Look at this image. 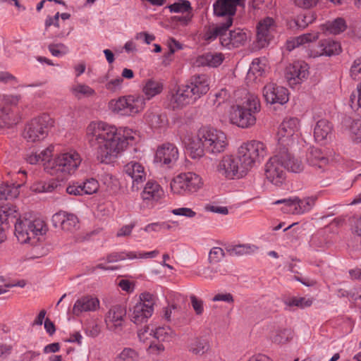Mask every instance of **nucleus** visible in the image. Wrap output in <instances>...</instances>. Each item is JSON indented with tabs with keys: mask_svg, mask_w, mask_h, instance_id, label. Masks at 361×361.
Here are the masks:
<instances>
[{
	"mask_svg": "<svg viewBox=\"0 0 361 361\" xmlns=\"http://www.w3.org/2000/svg\"><path fill=\"white\" fill-rule=\"evenodd\" d=\"M135 132L128 128H116L103 121H92L86 128V140L94 149L102 163L114 161L126 149Z\"/></svg>",
	"mask_w": 361,
	"mask_h": 361,
	"instance_id": "nucleus-1",
	"label": "nucleus"
},
{
	"mask_svg": "<svg viewBox=\"0 0 361 361\" xmlns=\"http://www.w3.org/2000/svg\"><path fill=\"white\" fill-rule=\"evenodd\" d=\"M197 135L199 142L192 141L187 146L192 159H199L205 153L218 155L226 151L229 145L226 133L215 128L202 127L198 130Z\"/></svg>",
	"mask_w": 361,
	"mask_h": 361,
	"instance_id": "nucleus-2",
	"label": "nucleus"
},
{
	"mask_svg": "<svg viewBox=\"0 0 361 361\" xmlns=\"http://www.w3.org/2000/svg\"><path fill=\"white\" fill-rule=\"evenodd\" d=\"M47 231L45 221L31 214H25L17 219L14 226V235L21 244L36 245Z\"/></svg>",
	"mask_w": 361,
	"mask_h": 361,
	"instance_id": "nucleus-3",
	"label": "nucleus"
},
{
	"mask_svg": "<svg viewBox=\"0 0 361 361\" xmlns=\"http://www.w3.org/2000/svg\"><path fill=\"white\" fill-rule=\"evenodd\" d=\"M260 107L257 96L248 93L240 103L231 106L229 121L239 128H250L255 124L256 114L259 112Z\"/></svg>",
	"mask_w": 361,
	"mask_h": 361,
	"instance_id": "nucleus-4",
	"label": "nucleus"
},
{
	"mask_svg": "<svg viewBox=\"0 0 361 361\" xmlns=\"http://www.w3.org/2000/svg\"><path fill=\"white\" fill-rule=\"evenodd\" d=\"M82 161L80 155L71 150L57 154L45 166V170L61 180L74 173Z\"/></svg>",
	"mask_w": 361,
	"mask_h": 361,
	"instance_id": "nucleus-5",
	"label": "nucleus"
},
{
	"mask_svg": "<svg viewBox=\"0 0 361 361\" xmlns=\"http://www.w3.org/2000/svg\"><path fill=\"white\" fill-rule=\"evenodd\" d=\"M203 185V180L200 175L193 172H186L175 176L170 183V188L173 194L187 196L197 192Z\"/></svg>",
	"mask_w": 361,
	"mask_h": 361,
	"instance_id": "nucleus-6",
	"label": "nucleus"
},
{
	"mask_svg": "<svg viewBox=\"0 0 361 361\" xmlns=\"http://www.w3.org/2000/svg\"><path fill=\"white\" fill-rule=\"evenodd\" d=\"M51 124L48 115L35 117L25 124L21 136L27 142H39L47 137Z\"/></svg>",
	"mask_w": 361,
	"mask_h": 361,
	"instance_id": "nucleus-7",
	"label": "nucleus"
},
{
	"mask_svg": "<svg viewBox=\"0 0 361 361\" xmlns=\"http://www.w3.org/2000/svg\"><path fill=\"white\" fill-rule=\"evenodd\" d=\"M157 301L154 294L148 291L141 293L137 302L130 310V320L136 324L147 322L154 313Z\"/></svg>",
	"mask_w": 361,
	"mask_h": 361,
	"instance_id": "nucleus-8",
	"label": "nucleus"
},
{
	"mask_svg": "<svg viewBox=\"0 0 361 361\" xmlns=\"http://www.w3.org/2000/svg\"><path fill=\"white\" fill-rule=\"evenodd\" d=\"M266 155L265 145L257 140L245 142L238 150V156L247 171L256 164H260Z\"/></svg>",
	"mask_w": 361,
	"mask_h": 361,
	"instance_id": "nucleus-9",
	"label": "nucleus"
},
{
	"mask_svg": "<svg viewBox=\"0 0 361 361\" xmlns=\"http://www.w3.org/2000/svg\"><path fill=\"white\" fill-rule=\"evenodd\" d=\"M216 171L219 175L229 180L240 178L247 171L238 156L228 154L221 159L216 166Z\"/></svg>",
	"mask_w": 361,
	"mask_h": 361,
	"instance_id": "nucleus-10",
	"label": "nucleus"
},
{
	"mask_svg": "<svg viewBox=\"0 0 361 361\" xmlns=\"http://www.w3.org/2000/svg\"><path fill=\"white\" fill-rule=\"evenodd\" d=\"M300 121L296 118H285L279 127L277 140L279 148L291 145L298 137Z\"/></svg>",
	"mask_w": 361,
	"mask_h": 361,
	"instance_id": "nucleus-11",
	"label": "nucleus"
},
{
	"mask_svg": "<svg viewBox=\"0 0 361 361\" xmlns=\"http://www.w3.org/2000/svg\"><path fill=\"white\" fill-rule=\"evenodd\" d=\"M164 197L162 187L156 181L148 180L141 192V209H153Z\"/></svg>",
	"mask_w": 361,
	"mask_h": 361,
	"instance_id": "nucleus-12",
	"label": "nucleus"
},
{
	"mask_svg": "<svg viewBox=\"0 0 361 361\" xmlns=\"http://www.w3.org/2000/svg\"><path fill=\"white\" fill-rule=\"evenodd\" d=\"M265 177L268 181L277 187L285 183L286 173L276 153L265 164Z\"/></svg>",
	"mask_w": 361,
	"mask_h": 361,
	"instance_id": "nucleus-13",
	"label": "nucleus"
},
{
	"mask_svg": "<svg viewBox=\"0 0 361 361\" xmlns=\"http://www.w3.org/2000/svg\"><path fill=\"white\" fill-rule=\"evenodd\" d=\"M309 65L303 61H297L290 64L286 69L285 77L291 87L302 83L310 75Z\"/></svg>",
	"mask_w": 361,
	"mask_h": 361,
	"instance_id": "nucleus-14",
	"label": "nucleus"
},
{
	"mask_svg": "<svg viewBox=\"0 0 361 361\" xmlns=\"http://www.w3.org/2000/svg\"><path fill=\"white\" fill-rule=\"evenodd\" d=\"M276 30L275 20L271 17L260 20L257 26V42L258 47L263 48L267 46L274 38Z\"/></svg>",
	"mask_w": 361,
	"mask_h": 361,
	"instance_id": "nucleus-15",
	"label": "nucleus"
},
{
	"mask_svg": "<svg viewBox=\"0 0 361 361\" xmlns=\"http://www.w3.org/2000/svg\"><path fill=\"white\" fill-rule=\"evenodd\" d=\"M250 38V33L241 28H235L225 34L221 38V45L228 49L244 46Z\"/></svg>",
	"mask_w": 361,
	"mask_h": 361,
	"instance_id": "nucleus-16",
	"label": "nucleus"
},
{
	"mask_svg": "<svg viewBox=\"0 0 361 361\" xmlns=\"http://www.w3.org/2000/svg\"><path fill=\"white\" fill-rule=\"evenodd\" d=\"M340 43L331 39H326L319 41L317 45L312 47L309 49L308 54L310 57L331 56L338 55L341 52Z\"/></svg>",
	"mask_w": 361,
	"mask_h": 361,
	"instance_id": "nucleus-17",
	"label": "nucleus"
},
{
	"mask_svg": "<svg viewBox=\"0 0 361 361\" xmlns=\"http://www.w3.org/2000/svg\"><path fill=\"white\" fill-rule=\"evenodd\" d=\"M262 94L267 103L271 104L282 105L289 99L288 90L275 83L267 84L263 88Z\"/></svg>",
	"mask_w": 361,
	"mask_h": 361,
	"instance_id": "nucleus-18",
	"label": "nucleus"
},
{
	"mask_svg": "<svg viewBox=\"0 0 361 361\" xmlns=\"http://www.w3.org/2000/svg\"><path fill=\"white\" fill-rule=\"evenodd\" d=\"M178 156V149L175 145L164 143L157 148L154 161L162 165L171 167L177 161Z\"/></svg>",
	"mask_w": 361,
	"mask_h": 361,
	"instance_id": "nucleus-19",
	"label": "nucleus"
},
{
	"mask_svg": "<svg viewBox=\"0 0 361 361\" xmlns=\"http://www.w3.org/2000/svg\"><path fill=\"white\" fill-rule=\"evenodd\" d=\"M196 99L192 96L191 90L186 85L179 86L169 96V105L173 109L183 108L194 103Z\"/></svg>",
	"mask_w": 361,
	"mask_h": 361,
	"instance_id": "nucleus-20",
	"label": "nucleus"
},
{
	"mask_svg": "<svg viewBox=\"0 0 361 361\" xmlns=\"http://www.w3.org/2000/svg\"><path fill=\"white\" fill-rule=\"evenodd\" d=\"M126 315V309L120 305L112 306L105 316V323L111 331L120 330L123 326Z\"/></svg>",
	"mask_w": 361,
	"mask_h": 361,
	"instance_id": "nucleus-21",
	"label": "nucleus"
},
{
	"mask_svg": "<svg viewBox=\"0 0 361 361\" xmlns=\"http://www.w3.org/2000/svg\"><path fill=\"white\" fill-rule=\"evenodd\" d=\"M281 161L285 171L292 173H300L304 169L302 161L292 155L287 147L278 148L276 152Z\"/></svg>",
	"mask_w": 361,
	"mask_h": 361,
	"instance_id": "nucleus-22",
	"label": "nucleus"
},
{
	"mask_svg": "<svg viewBox=\"0 0 361 361\" xmlns=\"http://www.w3.org/2000/svg\"><path fill=\"white\" fill-rule=\"evenodd\" d=\"M52 222L56 228H61L66 231L72 232L78 227V217L65 212H59L54 214Z\"/></svg>",
	"mask_w": 361,
	"mask_h": 361,
	"instance_id": "nucleus-23",
	"label": "nucleus"
},
{
	"mask_svg": "<svg viewBox=\"0 0 361 361\" xmlns=\"http://www.w3.org/2000/svg\"><path fill=\"white\" fill-rule=\"evenodd\" d=\"M124 173L133 180V188H139L138 185L145 180L147 172L145 167L139 162L130 161L124 166Z\"/></svg>",
	"mask_w": 361,
	"mask_h": 361,
	"instance_id": "nucleus-24",
	"label": "nucleus"
},
{
	"mask_svg": "<svg viewBox=\"0 0 361 361\" xmlns=\"http://www.w3.org/2000/svg\"><path fill=\"white\" fill-rule=\"evenodd\" d=\"M185 85L191 90V93L196 100L205 94L209 89V78L205 75L193 76Z\"/></svg>",
	"mask_w": 361,
	"mask_h": 361,
	"instance_id": "nucleus-25",
	"label": "nucleus"
},
{
	"mask_svg": "<svg viewBox=\"0 0 361 361\" xmlns=\"http://www.w3.org/2000/svg\"><path fill=\"white\" fill-rule=\"evenodd\" d=\"M20 120V114L13 108L0 106V130L13 128Z\"/></svg>",
	"mask_w": 361,
	"mask_h": 361,
	"instance_id": "nucleus-26",
	"label": "nucleus"
},
{
	"mask_svg": "<svg viewBox=\"0 0 361 361\" xmlns=\"http://www.w3.org/2000/svg\"><path fill=\"white\" fill-rule=\"evenodd\" d=\"M126 104V116H134L143 111L145 107V98L141 94L124 96Z\"/></svg>",
	"mask_w": 361,
	"mask_h": 361,
	"instance_id": "nucleus-27",
	"label": "nucleus"
},
{
	"mask_svg": "<svg viewBox=\"0 0 361 361\" xmlns=\"http://www.w3.org/2000/svg\"><path fill=\"white\" fill-rule=\"evenodd\" d=\"M99 307V300L97 298L85 296L75 301L72 312L74 315L79 316L84 312L95 311Z\"/></svg>",
	"mask_w": 361,
	"mask_h": 361,
	"instance_id": "nucleus-28",
	"label": "nucleus"
},
{
	"mask_svg": "<svg viewBox=\"0 0 361 361\" xmlns=\"http://www.w3.org/2000/svg\"><path fill=\"white\" fill-rule=\"evenodd\" d=\"M332 126L326 119L318 121L314 128V137L318 143H326L331 140L332 134Z\"/></svg>",
	"mask_w": 361,
	"mask_h": 361,
	"instance_id": "nucleus-29",
	"label": "nucleus"
},
{
	"mask_svg": "<svg viewBox=\"0 0 361 361\" xmlns=\"http://www.w3.org/2000/svg\"><path fill=\"white\" fill-rule=\"evenodd\" d=\"M344 130L356 143L361 142V118H346L343 121Z\"/></svg>",
	"mask_w": 361,
	"mask_h": 361,
	"instance_id": "nucleus-30",
	"label": "nucleus"
},
{
	"mask_svg": "<svg viewBox=\"0 0 361 361\" xmlns=\"http://www.w3.org/2000/svg\"><path fill=\"white\" fill-rule=\"evenodd\" d=\"M306 159L310 166L318 169H323L329 164V158L317 148H311L307 153Z\"/></svg>",
	"mask_w": 361,
	"mask_h": 361,
	"instance_id": "nucleus-31",
	"label": "nucleus"
},
{
	"mask_svg": "<svg viewBox=\"0 0 361 361\" xmlns=\"http://www.w3.org/2000/svg\"><path fill=\"white\" fill-rule=\"evenodd\" d=\"M21 216L16 205L6 203L0 207V224L8 226L11 222Z\"/></svg>",
	"mask_w": 361,
	"mask_h": 361,
	"instance_id": "nucleus-32",
	"label": "nucleus"
},
{
	"mask_svg": "<svg viewBox=\"0 0 361 361\" xmlns=\"http://www.w3.org/2000/svg\"><path fill=\"white\" fill-rule=\"evenodd\" d=\"M224 60V56L222 53H207L196 59L195 65L214 68L221 65Z\"/></svg>",
	"mask_w": 361,
	"mask_h": 361,
	"instance_id": "nucleus-33",
	"label": "nucleus"
},
{
	"mask_svg": "<svg viewBox=\"0 0 361 361\" xmlns=\"http://www.w3.org/2000/svg\"><path fill=\"white\" fill-rule=\"evenodd\" d=\"M142 92L146 100L159 94L163 90V84L159 80L149 78L143 82Z\"/></svg>",
	"mask_w": 361,
	"mask_h": 361,
	"instance_id": "nucleus-34",
	"label": "nucleus"
},
{
	"mask_svg": "<svg viewBox=\"0 0 361 361\" xmlns=\"http://www.w3.org/2000/svg\"><path fill=\"white\" fill-rule=\"evenodd\" d=\"M98 81L100 83L104 84L106 90L112 93L118 92L123 88V79L120 76H111L109 71L100 77Z\"/></svg>",
	"mask_w": 361,
	"mask_h": 361,
	"instance_id": "nucleus-35",
	"label": "nucleus"
},
{
	"mask_svg": "<svg viewBox=\"0 0 361 361\" xmlns=\"http://www.w3.org/2000/svg\"><path fill=\"white\" fill-rule=\"evenodd\" d=\"M71 94L78 99L91 97L96 94L95 90L87 84L76 82L70 89Z\"/></svg>",
	"mask_w": 361,
	"mask_h": 361,
	"instance_id": "nucleus-36",
	"label": "nucleus"
},
{
	"mask_svg": "<svg viewBox=\"0 0 361 361\" xmlns=\"http://www.w3.org/2000/svg\"><path fill=\"white\" fill-rule=\"evenodd\" d=\"M227 252L233 256H241L244 255H250L258 250V247L254 244H239L236 245L228 246Z\"/></svg>",
	"mask_w": 361,
	"mask_h": 361,
	"instance_id": "nucleus-37",
	"label": "nucleus"
},
{
	"mask_svg": "<svg viewBox=\"0 0 361 361\" xmlns=\"http://www.w3.org/2000/svg\"><path fill=\"white\" fill-rule=\"evenodd\" d=\"M319 37V32L306 33L293 38L287 43V49L290 51L300 45L311 42Z\"/></svg>",
	"mask_w": 361,
	"mask_h": 361,
	"instance_id": "nucleus-38",
	"label": "nucleus"
},
{
	"mask_svg": "<svg viewBox=\"0 0 361 361\" xmlns=\"http://www.w3.org/2000/svg\"><path fill=\"white\" fill-rule=\"evenodd\" d=\"M0 82L4 84H8L14 87H37L42 85L41 82H34L32 84L26 85V84H19L18 80L13 75L10 73L8 71H0Z\"/></svg>",
	"mask_w": 361,
	"mask_h": 361,
	"instance_id": "nucleus-39",
	"label": "nucleus"
},
{
	"mask_svg": "<svg viewBox=\"0 0 361 361\" xmlns=\"http://www.w3.org/2000/svg\"><path fill=\"white\" fill-rule=\"evenodd\" d=\"M176 336L174 331L168 326L153 329V338L161 342H171Z\"/></svg>",
	"mask_w": 361,
	"mask_h": 361,
	"instance_id": "nucleus-40",
	"label": "nucleus"
},
{
	"mask_svg": "<svg viewBox=\"0 0 361 361\" xmlns=\"http://www.w3.org/2000/svg\"><path fill=\"white\" fill-rule=\"evenodd\" d=\"M145 121L152 128H160L166 125L167 119L165 115L153 112H147Z\"/></svg>",
	"mask_w": 361,
	"mask_h": 361,
	"instance_id": "nucleus-41",
	"label": "nucleus"
},
{
	"mask_svg": "<svg viewBox=\"0 0 361 361\" xmlns=\"http://www.w3.org/2000/svg\"><path fill=\"white\" fill-rule=\"evenodd\" d=\"M275 204H283L281 210L284 213L291 214H299V210L298 207L297 197L288 198V199H281L274 202Z\"/></svg>",
	"mask_w": 361,
	"mask_h": 361,
	"instance_id": "nucleus-42",
	"label": "nucleus"
},
{
	"mask_svg": "<svg viewBox=\"0 0 361 361\" xmlns=\"http://www.w3.org/2000/svg\"><path fill=\"white\" fill-rule=\"evenodd\" d=\"M126 100L124 96L111 99L108 103V109L114 114L126 116Z\"/></svg>",
	"mask_w": 361,
	"mask_h": 361,
	"instance_id": "nucleus-43",
	"label": "nucleus"
},
{
	"mask_svg": "<svg viewBox=\"0 0 361 361\" xmlns=\"http://www.w3.org/2000/svg\"><path fill=\"white\" fill-rule=\"evenodd\" d=\"M346 28L345 22L342 18H337L332 22H328L322 25V30L330 34L338 35L343 32Z\"/></svg>",
	"mask_w": 361,
	"mask_h": 361,
	"instance_id": "nucleus-44",
	"label": "nucleus"
},
{
	"mask_svg": "<svg viewBox=\"0 0 361 361\" xmlns=\"http://www.w3.org/2000/svg\"><path fill=\"white\" fill-rule=\"evenodd\" d=\"M293 332L289 329H278L271 336V341L277 344H284L291 340Z\"/></svg>",
	"mask_w": 361,
	"mask_h": 361,
	"instance_id": "nucleus-45",
	"label": "nucleus"
},
{
	"mask_svg": "<svg viewBox=\"0 0 361 361\" xmlns=\"http://www.w3.org/2000/svg\"><path fill=\"white\" fill-rule=\"evenodd\" d=\"M139 353L131 348H123L116 357L115 361H139Z\"/></svg>",
	"mask_w": 361,
	"mask_h": 361,
	"instance_id": "nucleus-46",
	"label": "nucleus"
},
{
	"mask_svg": "<svg viewBox=\"0 0 361 361\" xmlns=\"http://www.w3.org/2000/svg\"><path fill=\"white\" fill-rule=\"evenodd\" d=\"M18 194V187L8 184L0 185V201L16 197Z\"/></svg>",
	"mask_w": 361,
	"mask_h": 361,
	"instance_id": "nucleus-47",
	"label": "nucleus"
},
{
	"mask_svg": "<svg viewBox=\"0 0 361 361\" xmlns=\"http://www.w3.org/2000/svg\"><path fill=\"white\" fill-rule=\"evenodd\" d=\"M209 349V345L205 340L196 338L189 346V350L195 355H203Z\"/></svg>",
	"mask_w": 361,
	"mask_h": 361,
	"instance_id": "nucleus-48",
	"label": "nucleus"
},
{
	"mask_svg": "<svg viewBox=\"0 0 361 361\" xmlns=\"http://www.w3.org/2000/svg\"><path fill=\"white\" fill-rule=\"evenodd\" d=\"M137 254L135 252H114L107 255L106 261L107 263H112L125 260L126 259H137Z\"/></svg>",
	"mask_w": 361,
	"mask_h": 361,
	"instance_id": "nucleus-49",
	"label": "nucleus"
},
{
	"mask_svg": "<svg viewBox=\"0 0 361 361\" xmlns=\"http://www.w3.org/2000/svg\"><path fill=\"white\" fill-rule=\"evenodd\" d=\"M315 201L316 197H307L303 199L297 197L299 214L310 212L314 207Z\"/></svg>",
	"mask_w": 361,
	"mask_h": 361,
	"instance_id": "nucleus-50",
	"label": "nucleus"
},
{
	"mask_svg": "<svg viewBox=\"0 0 361 361\" xmlns=\"http://www.w3.org/2000/svg\"><path fill=\"white\" fill-rule=\"evenodd\" d=\"M83 195H92L96 193L99 188L98 181L94 178H88L82 183Z\"/></svg>",
	"mask_w": 361,
	"mask_h": 361,
	"instance_id": "nucleus-51",
	"label": "nucleus"
},
{
	"mask_svg": "<svg viewBox=\"0 0 361 361\" xmlns=\"http://www.w3.org/2000/svg\"><path fill=\"white\" fill-rule=\"evenodd\" d=\"M169 10L173 13H185L191 11V5L188 0H178L169 6Z\"/></svg>",
	"mask_w": 361,
	"mask_h": 361,
	"instance_id": "nucleus-52",
	"label": "nucleus"
},
{
	"mask_svg": "<svg viewBox=\"0 0 361 361\" xmlns=\"http://www.w3.org/2000/svg\"><path fill=\"white\" fill-rule=\"evenodd\" d=\"M286 304L290 307L295 306L300 308L310 307L312 304V300L305 297L296 298L293 297L288 299Z\"/></svg>",
	"mask_w": 361,
	"mask_h": 361,
	"instance_id": "nucleus-53",
	"label": "nucleus"
},
{
	"mask_svg": "<svg viewBox=\"0 0 361 361\" xmlns=\"http://www.w3.org/2000/svg\"><path fill=\"white\" fill-rule=\"evenodd\" d=\"M49 51L54 56L60 57L69 52L68 47L62 43L51 44L48 47Z\"/></svg>",
	"mask_w": 361,
	"mask_h": 361,
	"instance_id": "nucleus-54",
	"label": "nucleus"
},
{
	"mask_svg": "<svg viewBox=\"0 0 361 361\" xmlns=\"http://www.w3.org/2000/svg\"><path fill=\"white\" fill-rule=\"evenodd\" d=\"M21 99V96L19 94H4L2 96L1 106H7L8 108H13L17 106L20 100Z\"/></svg>",
	"mask_w": 361,
	"mask_h": 361,
	"instance_id": "nucleus-55",
	"label": "nucleus"
},
{
	"mask_svg": "<svg viewBox=\"0 0 361 361\" xmlns=\"http://www.w3.org/2000/svg\"><path fill=\"white\" fill-rule=\"evenodd\" d=\"M264 71V63H262V61L255 59L251 63V66L249 69L248 75L250 76L251 75L255 76L257 78L258 76H261Z\"/></svg>",
	"mask_w": 361,
	"mask_h": 361,
	"instance_id": "nucleus-56",
	"label": "nucleus"
},
{
	"mask_svg": "<svg viewBox=\"0 0 361 361\" xmlns=\"http://www.w3.org/2000/svg\"><path fill=\"white\" fill-rule=\"evenodd\" d=\"M137 336L141 342L147 344L149 340L153 338V329L146 326L138 331Z\"/></svg>",
	"mask_w": 361,
	"mask_h": 361,
	"instance_id": "nucleus-57",
	"label": "nucleus"
},
{
	"mask_svg": "<svg viewBox=\"0 0 361 361\" xmlns=\"http://www.w3.org/2000/svg\"><path fill=\"white\" fill-rule=\"evenodd\" d=\"M225 256L224 250L221 247H214L209 253V260L212 263L220 262Z\"/></svg>",
	"mask_w": 361,
	"mask_h": 361,
	"instance_id": "nucleus-58",
	"label": "nucleus"
},
{
	"mask_svg": "<svg viewBox=\"0 0 361 361\" xmlns=\"http://www.w3.org/2000/svg\"><path fill=\"white\" fill-rule=\"evenodd\" d=\"M54 150V146L53 145H49L47 148L42 150L39 153V156L40 157V162L44 163V166H45L47 164H48L49 161H51L53 159H51V158L53 156Z\"/></svg>",
	"mask_w": 361,
	"mask_h": 361,
	"instance_id": "nucleus-59",
	"label": "nucleus"
},
{
	"mask_svg": "<svg viewBox=\"0 0 361 361\" xmlns=\"http://www.w3.org/2000/svg\"><path fill=\"white\" fill-rule=\"evenodd\" d=\"M350 77L353 80H361V58L355 60L350 71Z\"/></svg>",
	"mask_w": 361,
	"mask_h": 361,
	"instance_id": "nucleus-60",
	"label": "nucleus"
},
{
	"mask_svg": "<svg viewBox=\"0 0 361 361\" xmlns=\"http://www.w3.org/2000/svg\"><path fill=\"white\" fill-rule=\"evenodd\" d=\"M171 213L176 216H183L188 218H193L196 215V212L190 208L180 207L171 210Z\"/></svg>",
	"mask_w": 361,
	"mask_h": 361,
	"instance_id": "nucleus-61",
	"label": "nucleus"
},
{
	"mask_svg": "<svg viewBox=\"0 0 361 361\" xmlns=\"http://www.w3.org/2000/svg\"><path fill=\"white\" fill-rule=\"evenodd\" d=\"M191 305L196 314L200 315L204 311L203 301L195 295L190 296Z\"/></svg>",
	"mask_w": 361,
	"mask_h": 361,
	"instance_id": "nucleus-62",
	"label": "nucleus"
},
{
	"mask_svg": "<svg viewBox=\"0 0 361 361\" xmlns=\"http://www.w3.org/2000/svg\"><path fill=\"white\" fill-rule=\"evenodd\" d=\"M351 231L353 233L361 237V214L353 217L351 220Z\"/></svg>",
	"mask_w": 361,
	"mask_h": 361,
	"instance_id": "nucleus-63",
	"label": "nucleus"
},
{
	"mask_svg": "<svg viewBox=\"0 0 361 361\" xmlns=\"http://www.w3.org/2000/svg\"><path fill=\"white\" fill-rule=\"evenodd\" d=\"M25 160L27 163L34 165L40 163L39 153L34 150L27 151L25 155Z\"/></svg>",
	"mask_w": 361,
	"mask_h": 361,
	"instance_id": "nucleus-64",
	"label": "nucleus"
}]
</instances>
